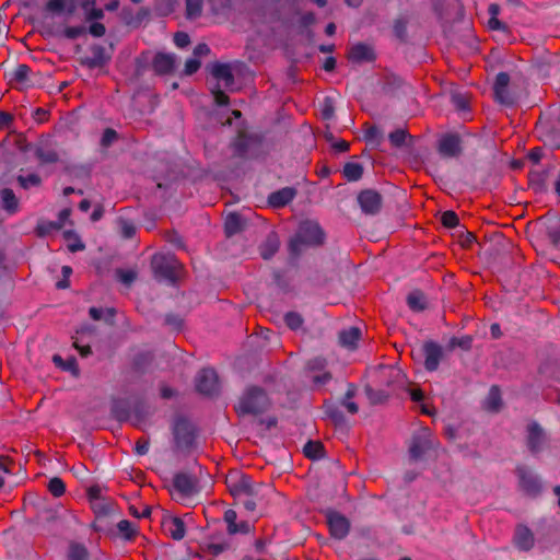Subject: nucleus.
Listing matches in <instances>:
<instances>
[{
	"instance_id": "nucleus-36",
	"label": "nucleus",
	"mask_w": 560,
	"mask_h": 560,
	"mask_svg": "<svg viewBox=\"0 0 560 560\" xmlns=\"http://www.w3.org/2000/svg\"><path fill=\"white\" fill-rule=\"evenodd\" d=\"M68 557L69 560H88L89 551L84 545L72 542L69 546Z\"/></svg>"
},
{
	"instance_id": "nucleus-19",
	"label": "nucleus",
	"mask_w": 560,
	"mask_h": 560,
	"mask_svg": "<svg viewBox=\"0 0 560 560\" xmlns=\"http://www.w3.org/2000/svg\"><path fill=\"white\" fill-rule=\"evenodd\" d=\"M358 202L362 210H376L383 206L382 196L374 189L362 190L358 195Z\"/></svg>"
},
{
	"instance_id": "nucleus-21",
	"label": "nucleus",
	"mask_w": 560,
	"mask_h": 560,
	"mask_svg": "<svg viewBox=\"0 0 560 560\" xmlns=\"http://www.w3.org/2000/svg\"><path fill=\"white\" fill-rule=\"evenodd\" d=\"M295 190L291 187L279 189L268 197V205L272 208L287 207L295 197Z\"/></svg>"
},
{
	"instance_id": "nucleus-59",
	"label": "nucleus",
	"mask_w": 560,
	"mask_h": 560,
	"mask_svg": "<svg viewBox=\"0 0 560 560\" xmlns=\"http://www.w3.org/2000/svg\"><path fill=\"white\" fill-rule=\"evenodd\" d=\"M150 448V441L148 439H139L135 445V453L139 456L147 455Z\"/></svg>"
},
{
	"instance_id": "nucleus-33",
	"label": "nucleus",
	"mask_w": 560,
	"mask_h": 560,
	"mask_svg": "<svg viewBox=\"0 0 560 560\" xmlns=\"http://www.w3.org/2000/svg\"><path fill=\"white\" fill-rule=\"evenodd\" d=\"M304 455L310 459H320L325 457V448L322 442L310 440L303 447Z\"/></svg>"
},
{
	"instance_id": "nucleus-29",
	"label": "nucleus",
	"mask_w": 560,
	"mask_h": 560,
	"mask_svg": "<svg viewBox=\"0 0 560 560\" xmlns=\"http://www.w3.org/2000/svg\"><path fill=\"white\" fill-rule=\"evenodd\" d=\"M279 245L280 244H279V240H278L277 235H275V234L268 235V237L266 238V241L262 243V245L259 248L260 256L265 260H269L278 252Z\"/></svg>"
},
{
	"instance_id": "nucleus-37",
	"label": "nucleus",
	"mask_w": 560,
	"mask_h": 560,
	"mask_svg": "<svg viewBox=\"0 0 560 560\" xmlns=\"http://www.w3.org/2000/svg\"><path fill=\"white\" fill-rule=\"evenodd\" d=\"M501 402L500 388L495 385L491 386L487 396V408L491 411H498Z\"/></svg>"
},
{
	"instance_id": "nucleus-2",
	"label": "nucleus",
	"mask_w": 560,
	"mask_h": 560,
	"mask_svg": "<svg viewBox=\"0 0 560 560\" xmlns=\"http://www.w3.org/2000/svg\"><path fill=\"white\" fill-rule=\"evenodd\" d=\"M270 404V399L265 389L259 386H249L240 397L235 410L238 416H257L266 412Z\"/></svg>"
},
{
	"instance_id": "nucleus-7",
	"label": "nucleus",
	"mask_w": 560,
	"mask_h": 560,
	"mask_svg": "<svg viewBox=\"0 0 560 560\" xmlns=\"http://www.w3.org/2000/svg\"><path fill=\"white\" fill-rule=\"evenodd\" d=\"M535 230L548 237L551 248L560 250V217L559 212H546L534 222Z\"/></svg>"
},
{
	"instance_id": "nucleus-23",
	"label": "nucleus",
	"mask_w": 560,
	"mask_h": 560,
	"mask_svg": "<svg viewBox=\"0 0 560 560\" xmlns=\"http://www.w3.org/2000/svg\"><path fill=\"white\" fill-rule=\"evenodd\" d=\"M176 65V56L173 54L160 52L154 57L153 68L158 73H168Z\"/></svg>"
},
{
	"instance_id": "nucleus-62",
	"label": "nucleus",
	"mask_w": 560,
	"mask_h": 560,
	"mask_svg": "<svg viewBox=\"0 0 560 560\" xmlns=\"http://www.w3.org/2000/svg\"><path fill=\"white\" fill-rule=\"evenodd\" d=\"M65 8L63 0H48L46 4V9L49 12L60 13Z\"/></svg>"
},
{
	"instance_id": "nucleus-64",
	"label": "nucleus",
	"mask_w": 560,
	"mask_h": 560,
	"mask_svg": "<svg viewBox=\"0 0 560 560\" xmlns=\"http://www.w3.org/2000/svg\"><path fill=\"white\" fill-rule=\"evenodd\" d=\"M89 32L94 37H102L105 34L106 30L102 23L95 22L91 24Z\"/></svg>"
},
{
	"instance_id": "nucleus-14",
	"label": "nucleus",
	"mask_w": 560,
	"mask_h": 560,
	"mask_svg": "<svg viewBox=\"0 0 560 560\" xmlns=\"http://www.w3.org/2000/svg\"><path fill=\"white\" fill-rule=\"evenodd\" d=\"M330 535L338 540L345 539L350 532V521L337 511L326 513Z\"/></svg>"
},
{
	"instance_id": "nucleus-24",
	"label": "nucleus",
	"mask_w": 560,
	"mask_h": 560,
	"mask_svg": "<svg viewBox=\"0 0 560 560\" xmlns=\"http://www.w3.org/2000/svg\"><path fill=\"white\" fill-rule=\"evenodd\" d=\"M164 528L174 540H182L186 535L185 523L177 516L170 517L165 521Z\"/></svg>"
},
{
	"instance_id": "nucleus-40",
	"label": "nucleus",
	"mask_w": 560,
	"mask_h": 560,
	"mask_svg": "<svg viewBox=\"0 0 560 560\" xmlns=\"http://www.w3.org/2000/svg\"><path fill=\"white\" fill-rule=\"evenodd\" d=\"M47 488L55 498H59L66 492V483L60 477L50 478Z\"/></svg>"
},
{
	"instance_id": "nucleus-38",
	"label": "nucleus",
	"mask_w": 560,
	"mask_h": 560,
	"mask_svg": "<svg viewBox=\"0 0 560 560\" xmlns=\"http://www.w3.org/2000/svg\"><path fill=\"white\" fill-rule=\"evenodd\" d=\"M283 320L291 330H299L304 324L303 316L300 313L293 311L285 313Z\"/></svg>"
},
{
	"instance_id": "nucleus-39",
	"label": "nucleus",
	"mask_w": 560,
	"mask_h": 560,
	"mask_svg": "<svg viewBox=\"0 0 560 560\" xmlns=\"http://www.w3.org/2000/svg\"><path fill=\"white\" fill-rule=\"evenodd\" d=\"M117 529L119 535L125 540H131L136 536V527L135 525L128 521V520H121L117 524Z\"/></svg>"
},
{
	"instance_id": "nucleus-50",
	"label": "nucleus",
	"mask_w": 560,
	"mask_h": 560,
	"mask_svg": "<svg viewBox=\"0 0 560 560\" xmlns=\"http://www.w3.org/2000/svg\"><path fill=\"white\" fill-rule=\"evenodd\" d=\"M228 549H229L228 542H219V544L210 542V544H207L205 547V550L213 557L220 556Z\"/></svg>"
},
{
	"instance_id": "nucleus-44",
	"label": "nucleus",
	"mask_w": 560,
	"mask_h": 560,
	"mask_svg": "<svg viewBox=\"0 0 560 560\" xmlns=\"http://www.w3.org/2000/svg\"><path fill=\"white\" fill-rule=\"evenodd\" d=\"M0 196L7 210H14L18 207V200L11 189H2Z\"/></svg>"
},
{
	"instance_id": "nucleus-35",
	"label": "nucleus",
	"mask_w": 560,
	"mask_h": 560,
	"mask_svg": "<svg viewBox=\"0 0 560 560\" xmlns=\"http://www.w3.org/2000/svg\"><path fill=\"white\" fill-rule=\"evenodd\" d=\"M89 314H90L91 318L94 320H100V319L104 318L105 322L113 323L116 311L113 307H108L104 311L101 307L93 306L89 310Z\"/></svg>"
},
{
	"instance_id": "nucleus-57",
	"label": "nucleus",
	"mask_w": 560,
	"mask_h": 560,
	"mask_svg": "<svg viewBox=\"0 0 560 560\" xmlns=\"http://www.w3.org/2000/svg\"><path fill=\"white\" fill-rule=\"evenodd\" d=\"M200 66L201 61L199 59L196 57L189 58L185 63L184 73L186 75H191L199 70Z\"/></svg>"
},
{
	"instance_id": "nucleus-3",
	"label": "nucleus",
	"mask_w": 560,
	"mask_h": 560,
	"mask_svg": "<svg viewBox=\"0 0 560 560\" xmlns=\"http://www.w3.org/2000/svg\"><path fill=\"white\" fill-rule=\"evenodd\" d=\"M536 132L549 148H560V106H553L541 115Z\"/></svg>"
},
{
	"instance_id": "nucleus-26",
	"label": "nucleus",
	"mask_w": 560,
	"mask_h": 560,
	"mask_svg": "<svg viewBox=\"0 0 560 560\" xmlns=\"http://www.w3.org/2000/svg\"><path fill=\"white\" fill-rule=\"evenodd\" d=\"M112 416L119 422L131 418V405L126 399H116L112 404Z\"/></svg>"
},
{
	"instance_id": "nucleus-45",
	"label": "nucleus",
	"mask_w": 560,
	"mask_h": 560,
	"mask_svg": "<svg viewBox=\"0 0 560 560\" xmlns=\"http://www.w3.org/2000/svg\"><path fill=\"white\" fill-rule=\"evenodd\" d=\"M327 365V361L323 357H315L307 361L306 369L310 372H323Z\"/></svg>"
},
{
	"instance_id": "nucleus-43",
	"label": "nucleus",
	"mask_w": 560,
	"mask_h": 560,
	"mask_svg": "<svg viewBox=\"0 0 560 560\" xmlns=\"http://www.w3.org/2000/svg\"><path fill=\"white\" fill-rule=\"evenodd\" d=\"M133 413V424L139 425L141 422H143L149 412L147 410V407L143 402H138L135 405L133 408H131V415Z\"/></svg>"
},
{
	"instance_id": "nucleus-17",
	"label": "nucleus",
	"mask_w": 560,
	"mask_h": 560,
	"mask_svg": "<svg viewBox=\"0 0 560 560\" xmlns=\"http://www.w3.org/2000/svg\"><path fill=\"white\" fill-rule=\"evenodd\" d=\"M510 78L506 73L501 72L497 75L494 82V96L501 104L510 105L514 102L513 95L509 92Z\"/></svg>"
},
{
	"instance_id": "nucleus-63",
	"label": "nucleus",
	"mask_w": 560,
	"mask_h": 560,
	"mask_svg": "<svg viewBox=\"0 0 560 560\" xmlns=\"http://www.w3.org/2000/svg\"><path fill=\"white\" fill-rule=\"evenodd\" d=\"M174 43L177 47L184 48L190 43V39L188 34L178 32L174 35Z\"/></svg>"
},
{
	"instance_id": "nucleus-10",
	"label": "nucleus",
	"mask_w": 560,
	"mask_h": 560,
	"mask_svg": "<svg viewBox=\"0 0 560 560\" xmlns=\"http://www.w3.org/2000/svg\"><path fill=\"white\" fill-rule=\"evenodd\" d=\"M434 447V441L429 429L424 428L413 434L409 443V455L415 462L424 458L427 453Z\"/></svg>"
},
{
	"instance_id": "nucleus-4",
	"label": "nucleus",
	"mask_w": 560,
	"mask_h": 560,
	"mask_svg": "<svg viewBox=\"0 0 560 560\" xmlns=\"http://www.w3.org/2000/svg\"><path fill=\"white\" fill-rule=\"evenodd\" d=\"M151 268L155 280L173 285L178 280L182 265L173 254L158 253L152 256Z\"/></svg>"
},
{
	"instance_id": "nucleus-28",
	"label": "nucleus",
	"mask_w": 560,
	"mask_h": 560,
	"mask_svg": "<svg viewBox=\"0 0 560 560\" xmlns=\"http://www.w3.org/2000/svg\"><path fill=\"white\" fill-rule=\"evenodd\" d=\"M348 57L353 62H362L372 60L374 55L368 45L357 44L350 48Z\"/></svg>"
},
{
	"instance_id": "nucleus-30",
	"label": "nucleus",
	"mask_w": 560,
	"mask_h": 560,
	"mask_svg": "<svg viewBox=\"0 0 560 560\" xmlns=\"http://www.w3.org/2000/svg\"><path fill=\"white\" fill-rule=\"evenodd\" d=\"M52 362L56 366L60 368L62 371L70 372L73 376H79L80 374L78 362L74 357H69L67 360H63L61 355L54 354Z\"/></svg>"
},
{
	"instance_id": "nucleus-54",
	"label": "nucleus",
	"mask_w": 560,
	"mask_h": 560,
	"mask_svg": "<svg viewBox=\"0 0 560 560\" xmlns=\"http://www.w3.org/2000/svg\"><path fill=\"white\" fill-rule=\"evenodd\" d=\"M165 324L175 330H179L183 327V318L179 315L170 313L165 315Z\"/></svg>"
},
{
	"instance_id": "nucleus-18",
	"label": "nucleus",
	"mask_w": 560,
	"mask_h": 560,
	"mask_svg": "<svg viewBox=\"0 0 560 560\" xmlns=\"http://www.w3.org/2000/svg\"><path fill=\"white\" fill-rule=\"evenodd\" d=\"M513 540L515 547L521 551H529L535 545L534 534L525 525H518L516 527Z\"/></svg>"
},
{
	"instance_id": "nucleus-20",
	"label": "nucleus",
	"mask_w": 560,
	"mask_h": 560,
	"mask_svg": "<svg viewBox=\"0 0 560 560\" xmlns=\"http://www.w3.org/2000/svg\"><path fill=\"white\" fill-rule=\"evenodd\" d=\"M247 226V221L241 215L240 212H229L224 219V232L228 237H231Z\"/></svg>"
},
{
	"instance_id": "nucleus-49",
	"label": "nucleus",
	"mask_w": 560,
	"mask_h": 560,
	"mask_svg": "<svg viewBox=\"0 0 560 560\" xmlns=\"http://www.w3.org/2000/svg\"><path fill=\"white\" fill-rule=\"evenodd\" d=\"M334 104L329 97H325L320 103V115L325 120H329L334 116Z\"/></svg>"
},
{
	"instance_id": "nucleus-16",
	"label": "nucleus",
	"mask_w": 560,
	"mask_h": 560,
	"mask_svg": "<svg viewBox=\"0 0 560 560\" xmlns=\"http://www.w3.org/2000/svg\"><path fill=\"white\" fill-rule=\"evenodd\" d=\"M324 408L326 417L334 423L336 429L340 433L347 434L349 432L350 424L340 407L335 404H325Z\"/></svg>"
},
{
	"instance_id": "nucleus-34",
	"label": "nucleus",
	"mask_w": 560,
	"mask_h": 560,
	"mask_svg": "<svg viewBox=\"0 0 560 560\" xmlns=\"http://www.w3.org/2000/svg\"><path fill=\"white\" fill-rule=\"evenodd\" d=\"M62 234L65 240L69 242L68 249L71 253L80 252L85 248L84 243L81 241L80 236L77 234L74 230H65Z\"/></svg>"
},
{
	"instance_id": "nucleus-5",
	"label": "nucleus",
	"mask_w": 560,
	"mask_h": 560,
	"mask_svg": "<svg viewBox=\"0 0 560 560\" xmlns=\"http://www.w3.org/2000/svg\"><path fill=\"white\" fill-rule=\"evenodd\" d=\"M230 493L241 500L242 497H259L262 489L268 488L264 483H256L248 475L235 474L226 480Z\"/></svg>"
},
{
	"instance_id": "nucleus-8",
	"label": "nucleus",
	"mask_w": 560,
	"mask_h": 560,
	"mask_svg": "<svg viewBox=\"0 0 560 560\" xmlns=\"http://www.w3.org/2000/svg\"><path fill=\"white\" fill-rule=\"evenodd\" d=\"M211 74L218 81L217 86L212 89L215 104L219 106L228 105L229 97L221 88L230 89L234 83L231 67L225 63H214L211 67Z\"/></svg>"
},
{
	"instance_id": "nucleus-56",
	"label": "nucleus",
	"mask_w": 560,
	"mask_h": 560,
	"mask_svg": "<svg viewBox=\"0 0 560 560\" xmlns=\"http://www.w3.org/2000/svg\"><path fill=\"white\" fill-rule=\"evenodd\" d=\"M253 529V525H250L248 522L246 521H243L241 523H236L235 526H233L232 528H229V534L230 535H235V534H248L250 533Z\"/></svg>"
},
{
	"instance_id": "nucleus-58",
	"label": "nucleus",
	"mask_w": 560,
	"mask_h": 560,
	"mask_svg": "<svg viewBox=\"0 0 560 560\" xmlns=\"http://www.w3.org/2000/svg\"><path fill=\"white\" fill-rule=\"evenodd\" d=\"M406 136H407V133L405 130L397 129V130L390 132L389 140L394 145L399 147L405 142Z\"/></svg>"
},
{
	"instance_id": "nucleus-9",
	"label": "nucleus",
	"mask_w": 560,
	"mask_h": 560,
	"mask_svg": "<svg viewBox=\"0 0 560 560\" xmlns=\"http://www.w3.org/2000/svg\"><path fill=\"white\" fill-rule=\"evenodd\" d=\"M521 491L529 498H538L544 491L541 477L532 468L518 465L515 469Z\"/></svg>"
},
{
	"instance_id": "nucleus-6",
	"label": "nucleus",
	"mask_w": 560,
	"mask_h": 560,
	"mask_svg": "<svg viewBox=\"0 0 560 560\" xmlns=\"http://www.w3.org/2000/svg\"><path fill=\"white\" fill-rule=\"evenodd\" d=\"M172 434L177 450L187 451L195 444L196 428L186 417L177 416L174 418Z\"/></svg>"
},
{
	"instance_id": "nucleus-61",
	"label": "nucleus",
	"mask_w": 560,
	"mask_h": 560,
	"mask_svg": "<svg viewBox=\"0 0 560 560\" xmlns=\"http://www.w3.org/2000/svg\"><path fill=\"white\" fill-rule=\"evenodd\" d=\"M166 240L168 243H171L172 245H174L177 248L184 247V242H183L182 236L175 231L168 232L166 235Z\"/></svg>"
},
{
	"instance_id": "nucleus-55",
	"label": "nucleus",
	"mask_w": 560,
	"mask_h": 560,
	"mask_svg": "<svg viewBox=\"0 0 560 560\" xmlns=\"http://www.w3.org/2000/svg\"><path fill=\"white\" fill-rule=\"evenodd\" d=\"M472 338L470 336H464L460 338L453 337L451 339L452 347H458L463 350H469L471 348Z\"/></svg>"
},
{
	"instance_id": "nucleus-46",
	"label": "nucleus",
	"mask_w": 560,
	"mask_h": 560,
	"mask_svg": "<svg viewBox=\"0 0 560 560\" xmlns=\"http://www.w3.org/2000/svg\"><path fill=\"white\" fill-rule=\"evenodd\" d=\"M186 9L188 18H197L202 10V0H186Z\"/></svg>"
},
{
	"instance_id": "nucleus-48",
	"label": "nucleus",
	"mask_w": 560,
	"mask_h": 560,
	"mask_svg": "<svg viewBox=\"0 0 560 560\" xmlns=\"http://www.w3.org/2000/svg\"><path fill=\"white\" fill-rule=\"evenodd\" d=\"M116 277L121 283L130 285L136 280L137 273L133 270H125L119 268L116 270Z\"/></svg>"
},
{
	"instance_id": "nucleus-32",
	"label": "nucleus",
	"mask_w": 560,
	"mask_h": 560,
	"mask_svg": "<svg viewBox=\"0 0 560 560\" xmlns=\"http://www.w3.org/2000/svg\"><path fill=\"white\" fill-rule=\"evenodd\" d=\"M407 305L411 311L421 312L425 310V295L420 290H415L407 295Z\"/></svg>"
},
{
	"instance_id": "nucleus-22",
	"label": "nucleus",
	"mask_w": 560,
	"mask_h": 560,
	"mask_svg": "<svg viewBox=\"0 0 560 560\" xmlns=\"http://www.w3.org/2000/svg\"><path fill=\"white\" fill-rule=\"evenodd\" d=\"M361 338V329L355 326H351L347 329L339 331L338 341L339 345L349 350L357 349L358 341Z\"/></svg>"
},
{
	"instance_id": "nucleus-27",
	"label": "nucleus",
	"mask_w": 560,
	"mask_h": 560,
	"mask_svg": "<svg viewBox=\"0 0 560 560\" xmlns=\"http://www.w3.org/2000/svg\"><path fill=\"white\" fill-rule=\"evenodd\" d=\"M439 151L444 156H455L459 152V139L456 136H446L440 140Z\"/></svg>"
},
{
	"instance_id": "nucleus-53",
	"label": "nucleus",
	"mask_w": 560,
	"mask_h": 560,
	"mask_svg": "<svg viewBox=\"0 0 560 560\" xmlns=\"http://www.w3.org/2000/svg\"><path fill=\"white\" fill-rule=\"evenodd\" d=\"M19 183L23 188H30L39 185L40 178L35 174H28L26 176H19Z\"/></svg>"
},
{
	"instance_id": "nucleus-13",
	"label": "nucleus",
	"mask_w": 560,
	"mask_h": 560,
	"mask_svg": "<svg viewBox=\"0 0 560 560\" xmlns=\"http://www.w3.org/2000/svg\"><path fill=\"white\" fill-rule=\"evenodd\" d=\"M421 353L424 357V369L428 372L436 371L444 357V350L442 346L433 340H428L422 345Z\"/></svg>"
},
{
	"instance_id": "nucleus-11",
	"label": "nucleus",
	"mask_w": 560,
	"mask_h": 560,
	"mask_svg": "<svg viewBox=\"0 0 560 560\" xmlns=\"http://www.w3.org/2000/svg\"><path fill=\"white\" fill-rule=\"evenodd\" d=\"M173 488L178 495V500L191 498L192 495L199 493L197 477L185 471H179L174 475Z\"/></svg>"
},
{
	"instance_id": "nucleus-41",
	"label": "nucleus",
	"mask_w": 560,
	"mask_h": 560,
	"mask_svg": "<svg viewBox=\"0 0 560 560\" xmlns=\"http://www.w3.org/2000/svg\"><path fill=\"white\" fill-rule=\"evenodd\" d=\"M363 173L359 163H347L343 167V175L348 180H358Z\"/></svg>"
},
{
	"instance_id": "nucleus-31",
	"label": "nucleus",
	"mask_w": 560,
	"mask_h": 560,
	"mask_svg": "<svg viewBox=\"0 0 560 560\" xmlns=\"http://www.w3.org/2000/svg\"><path fill=\"white\" fill-rule=\"evenodd\" d=\"M499 11H500V9H499L498 4L492 3L489 5V8H488L489 19H488L487 25L492 31H500L504 34H508V26L498 20Z\"/></svg>"
},
{
	"instance_id": "nucleus-25",
	"label": "nucleus",
	"mask_w": 560,
	"mask_h": 560,
	"mask_svg": "<svg viewBox=\"0 0 560 560\" xmlns=\"http://www.w3.org/2000/svg\"><path fill=\"white\" fill-rule=\"evenodd\" d=\"M70 213L71 212H59V218L57 221H40L37 225V234L39 236H45L51 231L60 230L65 225Z\"/></svg>"
},
{
	"instance_id": "nucleus-12",
	"label": "nucleus",
	"mask_w": 560,
	"mask_h": 560,
	"mask_svg": "<svg viewBox=\"0 0 560 560\" xmlns=\"http://www.w3.org/2000/svg\"><path fill=\"white\" fill-rule=\"evenodd\" d=\"M196 389L205 396L212 397L219 394V377L214 369L205 368L196 376Z\"/></svg>"
},
{
	"instance_id": "nucleus-47",
	"label": "nucleus",
	"mask_w": 560,
	"mask_h": 560,
	"mask_svg": "<svg viewBox=\"0 0 560 560\" xmlns=\"http://www.w3.org/2000/svg\"><path fill=\"white\" fill-rule=\"evenodd\" d=\"M441 222L445 228L453 229L459 226V219L456 212H440Z\"/></svg>"
},
{
	"instance_id": "nucleus-51",
	"label": "nucleus",
	"mask_w": 560,
	"mask_h": 560,
	"mask_svg": "<svg viewBox=\"0 0 560 560\" xmlns=\"http://www.w3.org/2000/svg\"><path fill=\"white\" fill-rule=\"evenodd\" d=\"M332 378V375L328 371H323L312 376V382L316 387L328 384Z\"/></svg>"
},
{
	"instance_id": "nucleus-60",
	"label": "nucleus",
	"mask_w": 560,
	"mask_h": 560,
	"mask_svg": "<svg viewBox=\"0 0 560 560\" xmlns=\"http://www.w3.org/2000/svg\"><path fill=\"white\" fill-rule=\"evenodd\" d=\"M30 72L31 69L26 65H20L14 71V78L19 82H24L27 80Z\"/></svg>"
},
{
	"instance_id": "nucleus-1",
	"label": "nucleus",
	"mask_w": 560,
	"mask_h": 560,
	"mask_svg": "<svg viewBox=\"0 0 560 560\" xmlns=\"http://www.w3.org/2000/svg\"><path fill=\"white\" fill-rule=\"evenodd\" d=\"M325 233L315 221H303L300 223L295 235L289 244L290 255L300 256L305 247H315L324 244Z\"/></svg>"
},
{
	"instance_id": "nucleus-15",
	"label": "nucleus",
	"mask_w": 560,
	"mask_h": 560,
	"mask_svg": "<svg viewBox=\"0 0 560 560\" xmlns=\"http://www.w3.org/2000/svg\"><path fill=\"white\" fill-rule=\"evenodd\" d=\"M526 445L529 452L534 455L540 453L544 450L546 443V433L542 427L532 421L526 428Z\"/></svg>"
},
{
	"instance_id": "nucleus-42",
	"label": "nucleus",
	"mask_w": 560,
	"mask_h": 560,
	"mask_svg": "<svg viewBox=\"0 0 560 560\" xmlns=\"http://www.w3.org/2000/svg\"><path fill=\"white\" fill-rule=\"evenodd\" d=\"M117 224L120 228V233L124 238H131L136 234V225L131 220L118 218Z\"/></svg>"
},
{
	"instance_id": "nucleus-52",
	"label": "nucleus",
	"mask_w": 560,
	"mask_h": 560,
	"mask_svg": "<svg viewBox=\"0 0 560 560\" xmlns=\"http://www.w3.org/2000/svg\"><path fill=\"white\" fill-rule=\"evenodd\" d=\"M36 155L45 163H54L58 160V155L54 150L38 149Z\"/></svg>"
}]
</instances>
